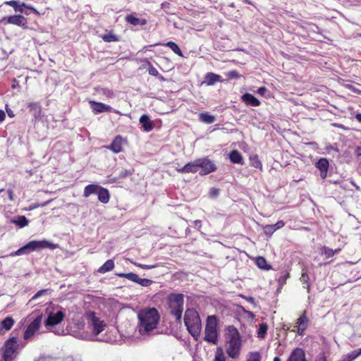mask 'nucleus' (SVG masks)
<instances>
[{
  "label": "nucleus",
  "instance_id": "obj_1",
  "mask_svg": "<svg viewBox=\"0 0 361 361\" xmlns=\"http://www.w3.org/2000/svg\"><path fill=\"white\" fill-rule=\"evenodd\" d=\"M137 318L138 331L140 334L145 335L157 327L160 315L155 307H147L138 312Z\"/></svg>",
  "mask_w": 361,
  "mask_h": 361
},
{
  "label": "nucleus",
  "instance_id": "obj_2",
  "mask_svg": "<svg viewBox=\"0 0 361 361\" xmlns=\"http://www.w3.org/2000/svg\"><path fill=\"white\" fill-rule=\"evenodd\" d=\"M184 322L194 340L198 341L202 330V322L198 312L195 309H188L184 314Z\"/></svg>",
  "mask_w": 361,
  "mask_h": 361
},
{
  "label": "nucleus",
  "instance_id": "obj_3",
  "mask_svg": "<svg viewBox=\"0 0 361 361\" xmlns=\"http://www.w3.org/2000/svg\"><path fill=\"white\" fill-rule=\"evenodd\" d=\"M167 302L170 314L175 317L176 322H180L183 311V294L174 293L169 294L167 297Z\"/></svg>",
  "mask_w": 361,
  "mask_h": 361
},
{
  "label": "nucleus",
  "instance_id": "obj_4",
  "mask_svg": "<svg viewBox=\"0 0 361 361\" xmlns=\"http://www.w3.org/2000/svg\"><path fill=\"white\" fill-rule=\"evenodd\" d=\"M218 319L216 315H209L207 318L204 329V341L216 344L218 342L217 331Z\"/></svg>",
  "mask_w": 361,
  "mask_h": 361
},
{
  "label": "nucleus",
  "instance_id": "obj_5",
  "mask_svg": "<svg viewBox=\"0 0 361 361\" xmlns=\"http://www.w3.org/2000/svg\"><path fill=\"white\" fill-rule=\"evenodd\" d=\"M54 246L46 240H32L27 243L25 245L19 248L16 252L15 255H21L29 254L36 250H41L44 248H54Z\"/></svg>",
  "mask_w": 361,
  "mask_h": 361
},
{
  "label": "nucleus",
  "instance_id": "obj_6",
  "mask_svg": "<svg viewBox=\"0 0 361 361\" xmlns=\"http://www.w3.org/2000/svg\"><path fill=\"white\" fill-rule=\"evenodd\" d=\"M18 345L17 338H9L4 343L3 358L4 361H12L17 353Z\"/></svg>",
  "mask_w": 361,
  "mask_h": 361
},
{
  "label": "nucleus",
  "instance_id": "obj_7",
  "mask_svg": "<svg viewBox=\"0 0 361 361\" xmlns=\"http://www.w3.org/2000/svg\"><path fill=\"white\" fill-rule=\"evenodd\" d=\"M86 317L88 319V323L92 326V331L95 335H99L104 330V328L106 326L105 322L97 317L94 312H87Z\"/></svg>",
  "mask_w": 361,
  "mask_h": 361
},
{
  "label": "nucleus",
  "instance_id": "obj_8",
  "mask_svg": "<svg viewBox=\"0 0 361 361\" xmlns=\"http://www.w3.org/2000/svg\"><path fill=\"white\" fill-rule=\"evenodd\" d=\"M4 4L12 6L16 12L24 13L26 15H29L30 13L27 11L29 10L36 16H40L39 12L32 7V6L27 5L23 2L20 4L18 1L11 0L4 2Z\"/></svg>",
  "mask_w": 361,
  "mask_h": 361
},
{
  "label": "nucleus",
  "instance_id": "obj_9",
  "mask_svg": "<svg viewBox=\"0 0 361 361\" xmlns=\"http://www.w3.org/2000/svg\"><path fill=\"white\" fill-rule=\"evenodd\" d=\"M116 276H118L121 278L127 279H128L131 281H133L136 283H138L139 285L144 286V287L149 286L154 283V281L152 280L148 279H141L139 277V276L137 274L133 273V272H130V273H127V274L118 273V274H116Z\"/></svg>",
  "mask_w": 361,
  "mask_h": 361
},
{
  "label": "nucleus",
  "instance_id": "obj_10",
  "mask_svg": "<svg viewBox=\"0 0 361 361\" xmlns=\"http://www.w3.org/2000/svg\"><path fill=\"white\" fill-rule=\"evenodd\" d=\"M198 162L199 167L201 169L200 174L202 176L214 172L217 169L214 162L208 157L200 158Z\"/></svg>",
  "mask_w": 361,
  "mask_h": 361
},
{
  "label": "nucleus",
  "instance_id": "obj_11",
  "mask_svg": "<svg viewBox=\"0 0 361 361\" xmlns=\"http://www.w3.org/2000/svg\"><path fill=\"white\" fill-rule=\"evenodd\" d=\"M1 22L4 25L11 24L23 28H27V18L22 15H14L4 17L1 19Z\"/></svg>",
  "mask_w": 361,
  "mask_h": 361
},
{
  "label": "nucleus",
  "instance_id": "obj_12",
  "mask_svg": "<svg viewBox=\"0 0 361 361\" xmlns=\"http://www.w3.org/2000/svg\"><path fill=\"white\" fill-rule=\"evenodd\" d=\"M42 320V314H39L27 326L23 335L25 340H28L35 335L41 326Z\"/></svg>",
  "mask_w": 361,
  "mask_h": 361
},
{
  "label": "nucleus",
  "instance_id": "obj_13",
  "mask_svg": "<svg viewBox=\"0 0 361 361\" xmlns=\"http://www.w3.org/2000/svg\"><path fill=\"white\" fill-rule=\"evenodd\" d=\"M227 343L226 353L228 356L233 359L238 358L242 348V340L227 341Z\"/></svg>",
  "mask_w": 361,
  "mask_h": 361
},
{
  "label": "nucleus",
  "instance_id": "obj_14",
  "mask_svg": "<svg viewBox=\"0 0 361 361\" xmlns=\"http://www.w3.org/2000/svg\"><path fill=\"white\" fill-rule=\"evenodd\" d=\"M65 314L62 311H59L56 313H50L45 321L47 326H54L60 324L64 319Z\"/></svg>",
  "mask_w": 361,
  "mask_h": 361
},
{
  "label": "nucleus",
  "instance_id": "obj_15",
  "mask_svg": "<svg viewBox=\"0 0 361 361\" xmlns=\"http://www.w3.org/2000/svg\"><path fill=\"white\" fill-rule=\"evenodd\" d=\"M308 325L309 319L307 316L306 312L304 311L296 322L295 326L298 328V334L300 336H302L304 334L305 331L307 329Z\"/></svg>",
  "mask_w": 361,
  "mask_h": 361
},
{
  "label": "nucleus",
  "instance_id": "obj_16",
  "mask_svg": "<svg viewBox=\"0 0 361 361\" xmlns=\"http://www.w3.org/2000/svg\"><path fill=\"white\" fill-rule=\"evenodd\" d=\"M125 21L133 26H144L147 23L145 18H137L135 13L128 14L125 17Z\"/></svg>",
  "mask_w": 361,
  "mask_h": 361
},
{
  "label": "nucleus",
  "instance_id": "obj_17",
  "mask_svg": "<svg viewBox=\"0 0 361 361\" xmlns=\"http://www.w3.org/2000/svg\"><path fill=\"white\" fill-rule=\"evenodd\" d=\"M198 159L186 164L184 166L177 169V171L180 173H197L199 169Z\"/></svg>",
  "mask_w": 361,
  "mask_h": 361
},
{
  "label": "nucleus",
  "instance_id": "obj_18",
  "mask_svg": "<svg viewBox=\"0 0 361 361\" xmlns=\"http://www.w3.org/2000/svg\"><path fill=\"white\" fill-rule=\"evenodd\" d=\"M90 104H91L92 111L95 114L103 113L105 111L111 112L112 110V108L110 106H108L102 102L90 101Z\"/></svg>",
  "mask_w": 361,
  "mask_h": 361
},
{
  "label": "nucleus",
  "instance_id": "obj_19",
  "mask_svg": "<svg viewBox=\"0 0 361 361\" xmlns=\"http://www.w3.org/2000/svg\"><path fill=\"white\" fill-rule=\"evenodd\" d=\"M227 341L242 340V337L238 329L233 325H229L226 328Z\"/></svg>",
  "mask_w": 361,
  "mask_h": 361
},
{
  "label": "nucleus",
  "instance_id": "obj_20",
  "mask_svg": "<svg viewBox=\"0 0 361 361\" xmlns=\"http://www.w3.org/2000/svg\"><path fill=\"white\" fill-rule=\"evenodd\" d=\"M286 361H307L305 351L300 348H295Z\"/></svg>",
  "mask_w": 361,
  "mask_h": 361
},
{
  "label": "nucleus",
  "instance_id": "obj_21",
  "mask_svg": "<svg viewBox=\"0 0 361 361\" xmlns=\"http://www.w3.org/2000/svg\"><path fill=\"white\" fill-rule=\"evenodd\" d=\"M329 165V161L326 158L319 159L316 164V167L320 171V176L322 179L326 178Z\"/></svg>",
  "mask_w": 361,
  "mask_h": 361
},
{
  "label": "nucleus",
  "instance_id": "obj_22",
  "mask_svg": "<svg viewBox=\"0 0 361 361\" xmlns=\"http://www.w3.org/2000/svg\"><path fill=\"white\" fill-rule=\"evenodd\" d=\"M15 323L14 319L11 317H6L0 323V335H3L6 331H9Z\"/></svg>",
  "mask_w": 361,
  "mask_h": 361
},
{
  "label": "nucleus",
  "instance_id": "obj_23",
  "mask_svg": "<svg viewBox=\"0 0 361 361\" xmlns=\"http://www.w3.org/2000/svg\"><path fill=\"white\" fill-rule=\"evenodd\" d=\"M140 123L144 131L150 132L153 130L154 124L152 121L150 120L149 117L147 114H143L140 118Z\"/></svg>",
  "mask_w": 361,
  "mask_h": 361
},
{
  "label": "nucleus",
  "instance_id": "obj_24",
  "mask_svg": "<svg viewBox=\"0 0 361 361\" xmlns=\"http://www.w3.org/2000/svg\"><path fill=\"white\" fill-rule=\"evenodd\" d=\"M122 145H123V138L121 135H117L113 140L110 146H109L107 148L109 149L113 152L117 154L122 151V149H123Z\"/></svg>",
  "mask_w": 361,
  "mask_h": 361
},
{
  "label": "nucleus",
  "instance_id": "obj_25",
  "mask_svg": "<svg viewBox=\"0 0 361 361\" xmlns=\"http://www.w3.org/2000/svg\"><path fill=\"white\" fill-rule=\"evenodd\" d=\"M224 80L221 79L220 75L209 72L204 75V82L208 86L214 85L217 82H222Z\"/></svg>",
  "mask_w": 361,
  "mask_h": 361
},
{
  "label": "nucleus",
  "instance_id": "obj_26",
  "mask_svg": "<svg viewBox=\"0 0 361 361\" xmlns=\"http://www.w3.org/2000/svg\"><path fill=\"white\" fill-rule=\"evenodd\" d=\"M242 99L247 105L251 106H259L261 104L257 98L250 93L244 94L242 96Z\"/></svg>",
  "mask_w": 361,
  "mask_h": 361
},
{
  "label": "nucleus",
  "instance_id": "obj_27",
  "mask_svg": "<svg viewBox=\"0 0 361 361\" xmlns=\"http://www.w3.org/2000/svg\"><path fill=\"white\" fill-rule=\"evenodd\" d=\"M98 195V200L103 204L109 202L110 199V194L107 189L100 187L97 193Z\"/></svg>",
  "mask_w": 361,
  "mask_h": 361
},
{
  "label": "nucleus",
  "instance_id": "obj_28",
  "mask_svg": "<svg viewBox=\"0 0 361 361\" xmlns=\"http://www.w3.org/2000/svg\"><path fill=\"white\" fill-rule=\"evenodd\" d=\"M115 267V264L113 259H108L104 262V264L101 266L97 271L100 274H105L106 272L111 271L114 269Z\"/></svg>",
  "mask_w": 361,
  "mask_h": 361
},
{
  "label": "nucleus",
  "instance_id": "obj_29",
  "mask_svg": "<svg viewBox=\"0 0 361 361\" xmlns=\"http://www.w3.org/2000/svg\"><path fill=\"white\" fill-rule=\"evenodd\" d=\"M341 251L340 248L333 250L328 247L323 246L320 248L319 253L321 255H324L326 259L334 257V255L336 253H338Z\"/></svg>",
  "mask_w": 361,
  "mask_h": 361
},
{
  "label": "nucleus",
  "instance_id": "obj_30",
  "mask_svg": "<svg viewBox=\"0 0 361 361\" xmlns=\"http://www.w3.org/2000/svg\"><path fill=\"white\" fill-rule=\"evenodd\" d=\"M256 265L261 269L268 271L271 269V266L269 264L264 257L259 256L255 259Z\"/></svg>",
  "mask_w": 361,
  "mask_h": 361
},
{
  "label": "nucleus",
  "instance_id": "obj_31",
  "mask_svg": "<svg viewBox=\"0 0 361 361\" xmlns=\"http://www.w3.org/2000/svg\"><path fill=\"white\" fill-rule=\"evenodd\" d=\"M361 355V348L353 350L350 353L343 356L341 361H353Z\"/></svg>",
  "mask_w": 361,
  "mask_h": 361
},
{
  "label": "nucleus",
  "instance_id": "obj_32",
  "mask_svg": "<svg viewBox=\"0 0 361 361\" xmlns=\"http://www.w3.org/2000/svg\"><path fill=\"white\" fill-rule=\"evenodd\" d=\"M229 158L233 164H243V157L241 154L236 149L231 152Z\"/></svg>",
  "mask_w": 361,
  "mask_h": 361
},
{
  "label": "nucleus",
  "instance_id": "obj_33",
  "mask_svg": "<svg viewBox=\"0 0 361 361\" xmlns=\"http://www.w3.org/2000/svg\"><path fill=\"white\" fill-rule=\"evenodd\" d=\"M100 186L96 184H90L85 186L84 189L83 196L85 197H89L92 194L97 193Z\"/></svg>",
  "mask_w": 361,
  "mask_h": 361
},
{
  "label": "nucleus",
  "instance_id": "obj_34",
  "mask_svg": "<svg viewBox=\"0 0 361 361\" xmlns=\"http://www.w3.org/2000/svg\"><path fill=\"white\" fill-rule=\"evenodd\" d=\"M300 281L305 285L304 286L305 288L307 289V291H310V277L307 273V270L306 268L302 269V274L300 276Z\"/></svg>",
  "mask_w": 361,
  "mask_h": 361
},
{
  "label": "nucleus",
  "instance_id": "obj_35",
  "mask_svg": "<svg viewBox=\"0 0 361 361\" xmlns=\"http://www.w3.org/2000/svg\"><path fill=\"white\" fill-rule=\"evenodd\" d=\"M199 118L202 122L207 124L213 123L216 120L215 116L209 114L208 112L200 114Z\"/></svg>",
  "mask_w": 361,
  "mask_h": 361
},
{
  "label": "nucleus",
  "instance_id": "obj_36",
  "mask_svg": "<svg viewBox=\"0 0 361 361\" xmlns=\"http://www.w3.org/2000/svg\"><path fill=\"white\" fill-rule=\"evenodd\" d=\"M28 108L30 112H33L35 118L41 114V106L37 102H30L28 104Z\"/></svg>",
  "mask_w": 361,
  "mask_h": 361
},
{
  "label": "nucleus",
  "instance_id": "obj_37",
  "mask_svg": "<svg viewBox=\"0 0 361 361\" xmlns=\"http://www.w3.org/2000/svg\"><path fill=\"white\" fill-rule=\"evenodd\" d=\"M250 166L255 167L256 169H262V164L259 159V156L257 154H253L250 157Z\"/></svg>",
  "mask_w": 361,
  "mask_h": 361
},
{
  "label": "nucleus",
  "instance_id": "obj_38",
  "mask_svg": "<svg viewBox=\"0 0 361 361\" xmlns=\"http://www.w3.org/2000/svg\"><path fill=\"white\" fill-rule=\"evenodd\" d=\"M164 46L170 48L175 54L179 56H183L182 51L176 42L170 41L164 44Z\"/></svg>",
  "mask_w": 361,
  "mask_h": 361
},
{
  "label": "nucleus",
  "instance_id": "obj_39",
  "mask_svg": "<svg viewBox=\"0 0 361 361\" xmlns=\"http://www.w3.org/2000/svg\"><path fill=\"white\" fill-rule=\"evenodd\" d=\"M101 38L105 42H118L119 37L112 33V32H110L107 34L102 35L101 36Z\"/></svg>",
  "mask_w": 361,
  "mask_h": 361
},
{
  "label": "nucleus",
  "instance_id": "obj_40",
  "mask_svg": "<svg viewBox=\"0 0 361 361\" xmlns=\"http://www.w3.org/2000/svg\"><path fill=\"white\" fill-rule=\"evenodd\" d=\"M268 330V326L267 323H261L259 325V329L257 331V337L259 338H264L265 337V335L267 334Z\"/></svg>",
  "mask_w": 361,
  "mask_h": 361
},
{
  "label": "nucleus",
  "instance_id": "obj_41",
  "mask_svg": "<svg viewBox=\"0 0 361 361\" xmlns=\"http://www.w3.org/2000/svg\"><path fill=\"white\" fill-rule=\"evenodd\" d=\"M13 222L18 225L20 228L25 227L29 224L28 219L25 216H18L17 219Z\"/></svg>",
  "mask_w": 361,
  "mask_h": 361
},
{
  "label": "nucleus",
  "instance_id": "obj_42",
  "mask_svg": "<svg viewBox=\"0 0 361 361\" xmlns=\"http://www.w3.org/2000/svg\"><path fill=\"white\" fill-rule=\"evenodd\" d=\"M214 361H226V357L221 347L216 348Z\"/></svg>",
  "mask_w": 361,
  "mask_h": 361
},
{
  "label": "nucleus",
  "instance_id": "obj_43",
  "mask_svg": "<svg viewBox=\"0 0 361 361\" xmlns=\"http://www.w3.org/2000/svg\"><path fill=\"white\" fill-rule=\"evenodd\" d=\"M146 63L148 66L147 71L149 74L155 77L159 76V71H157V69L155 67H154L148 60H146Z\"/></svg>",
  "mask_w": 361,
  "mask_h": 361
},
{
  "label": "nucleus",
  "instance_id": "obj_44",
  "mask_svg": "<svg viewBox=\"0 0 361 361\" xmlns=\"http://www.w3.org/2000/svg\"><path fill=\"white\" fill-rule=\"evenodd\" d=\"M263 231L266 235L271 236L276 231V228L273 224H269L263 227Z\"/></svg>",
  "mask_w": 361,
  "mask_h": 361
},
{
  "label": "nucleus",
  "instance_id": "obj_45",
  "mask_svg": "<svg viewBox=\"0 0 361 361\" xmlns=\"http://www.w3.org/2000/svg\"><path fill=\"white\" fill-rule=\"evenodd\" d=\"M290 278V273L288 271H286L283 275H281L279 279L278 283L281 286H283L286 284L287 279Z\"/></svg>",
  "mask_w": 361,
  "mask_h": 361
},
{
  "label": "nucleus",
  "instance_id": "obj_46",
  "mask_svg": "<svg viewBox=\"0 0 361 361\" xmlns=\"http://www.w3.org/2000/svg\"><path fill=\"white\" fill-rule=\"evenodd\" d=\"M247 361H261V356L259 352H252L250 353Z\"/></svg>",
  "mask_w": 361,
  "mask_h": 361
},
{
  "label": "nucleus",
  "instance_id": "obj_47",
  "mask_svg": "<svg viewBox=\"0 0 361 361\" xmlns=\"http://www.w3.org/2000/svg\"><path fill=\"white\" fill-rule=\"evenodd\" d=\"M133 173H134L133 169H132V170L123 169L121 171V172L119 173V178H126L128 176L132 175Z\"/></svg>",
  "mask_w": 361,
  "mask_h": 361
},
{
  "label": "nucleus",
  "instance_id": "obj_48",
  "mask_svg": "<svg viewBox=\"0 0 361 361\" xmlns=\"http://www.w3.org/2000/svg\"><path fill=\"white\" fill-rule=\"evenodd\" d=\"M228 79H238L240 78V75L238 72L235 70L231 71L226 73Z\"/></svg>",
  "mask_w": 361,
  "mask_h": 361
},
{
  "label": "nucleus",
  "instance_id": "obj_49",
  "mask_svg": "<svg viewBox=\"0 0 361 361\" xmlns=\"http://www.w3.org/2000/svg\"><path fill=\"white\" fill-rule=\"evenodd\" d=\"M134 264L136 267H138L143 269H153V268L156 267V266H154V265H147V264H140V263H134Z\"/></svg>",
  "mask_w": 361,
  "mask_h": 361
},
{
  "label": "nucleus",
  "instance_id": "obj_50",
  "mask_svg": "<svg viewBox=\"0 0 361 361\" xmlns=\"http://www.w3.org/2000/svg\"><path fill=\"white\" fill-rule=\"evenodd\" d=\"M274 227L276 228V231L283 228L285 226V222L282 220L278 221L275 224H273Z\"/></svg>",
  "mask_w": 361,
  "mask_h": 361
},
{
  "label": "nucleus",
  "instance_id": "obj_51",
  "mask_svg": "<svg viewBox=\"0 0 361 361\" xmlns=\"http://www.w3.org/2000/svg\"><path fill=\"white\" fill-rule=\"evenodd\" d=\"M47 292V290L45 289H43V290H39L32 298V300H35L38 298H39L41 295H42L43 294H44L45 293Z\"/></svg>",
  "mask_w": 361,
  "mask_h": 361
},
{
  "label": "nucleus",
  "instance_id": "obj_52",
  "mask_svg": "<svg viewBox=\"0 0 361 361\" xmlns=\"http://www.w3.org/2000/svg\"><path fill=\"white\" fill-rule=\"evenodd\" d=\"M47 292V290L45 289H43V290H39L32 298V300H35L38 298H39L41 295H42L43 294H44L45 293Z\"/></svg>",
  "mask_w": 361,
  "mask_h": 361
},
{
  "label": "nucleus",
  "instance_id": "obj_53",
  "mask_svg": "<svg viewBox=\"0 0 361 361\" xmlns=\"http://www.w3.org/2000/svg\"><path fill=\"white\" fill-rule=\"evenodd\" d=\"M267 92V88L265 87H261L257 90V93L262 96H264Z\"/></svg>",
  "mask_w": 361,
  "mask_h": 361
},
{
  "label": "nucleus",
  "instance_id": "obj_54",
  "mask_svg": "<svg viewBox=\"0 0 361 361\" xmlns=\"http://www.w3.org/2000/svg\"><path fill=\"white\" fill-rule=\"evenodd\" d=\"M7 194H8L9 200L13 201L14 200L13 199V190L11 189H8L7 190Z\"/></svg>",
  "mask_w": 361,
  "mask_h": 361
},
{
  "label": "nucleus",
  "instance_id": "obj_55",
  "mask_svg": "<svg viewBox=\"0 0 361 361\" xmlns=\"http://www.w3.org/2000/svg\"><path fill=\"white\" fill-rule=\"evenodd\" d=\"M6 118V114L3 110H0V122H2Z\"/></svg>",
  "mask_w": 361,
  "mask_h": 361
},
{
  "label": "nucleus",
  "instance_id": "obj_56",
  "mask_svg": "<svg viewBox=\"0 0 361 361\" xmlns=\"http://www.w3.org/2000/svg\"><path fill=\"white\" fill-rule=\"evenodd\" d=\"M245 312L247 314V316L250 318H254L255 317V314L252 312L251 311H245Z\"/></svg>",
  "mask_w": 361,
  "mask_h": 361
},
{
  "label": "nucleus",
  "instance_id": "obj_57",
  "mask_svg": "<svg viewBox=\"0 0 361 361\" xmlns=\"http://www.w3.org/2000/svg\"><path fill=\"white\" fill-rule=\"evenodd\" d=\"M355 118L357 121H359L360 123H361V114H357L355 115Z\"/></svg>",
  "mask_w": 361,
  "mask_h": 361
},
{
  "label": "nucleus",
  "instance_id": "obj_58",
  "mask_svg": "<svg viewBox=\"0 0 361 361\" xmlns=\"http://www.w3.org/2000/svg\"><path fill=\"white\" fill-rule=\"evenodd\" d=\"M316 361H327V359L325 356H322L320 357Z\"/></svg>",
  "mask_w": 361,
  "mask_h": 361
},
{
  "label": "nucleus",
  "instance_id": "obj_59",
  "mask_svg": "<svg viewBox=\"0 0 361 361\" xmlns=\"http://www.w3.org/2000/svg\"><path fill=\"white\" fill-rule=\"evenodd\" d=\"M39 206V205L38 204H34V205L30 206V210H32V209H36V208H37Z\"/></svg>",
  "mask_w": 361,
  "mask_h": 361
},
{
  "label": "nucleus",
  "instance_id": "obj_60",
  "mask_svg": "<svg viewBox=\"0 0 361 361\" xmlns=\"http://www.w3.org/2000/svg\"><path fill=\"white\" fill-rule=\"evenodd\" d=\"M157 77L159 78L160 81H165V78L163 75L159 74V76Z\"/></svg>",
  "mask_w": 361,
  "mask_h": 361
},
{
  "label": "nucleus",
  "instance_id": "obj_61",
  "mask_svg": "<svg viewBox=\"0 0 361 361\" xmlns=\"http://www.w3.org/2000/svg\"><path fill=\"white\" fill-rule=\"evenodd\" d=\"M13 82H14V83L12 85L11 87H12L13 89H15V88L16 87V86L18 85V84H17V85H16V84H15L16 82H17V80H16V78L13 80Z\"/></svg>",
  "mask_w": 361,
  "mask_h": 361
},
{
  "label": "nucleus",
  "instance_id": "obj_62",
  "mask_svg": "<svg viewBox=\"0 0 361 361\" xmlns=\"http://www.w3.org/2000/svg\"><path fill=\"white\" fill-rule=\"evenodd\" d=\"M273 361H281V358L279 357H275Z\"/></svg>",
  "mask_w": 361,
  "mask_h": 361
},
{
  "label": "nucleus",
  "instance_id": "obj_63",
  "mask_svg": "<svg viewBox=\"0 0 361 361\" xmlns=\"http://www.w3.org/2000/svg\"><path fill=\"white\" fill-rule=\"evenodd\" d=\"M7 112H8V116H9L10 117L13 116L11 115V113H9L8 111H7Z\"/></svg>",
  "mask_w": 361,
  "mask_h": 361
},
{
  "label": "nucleus",
  "instance_id": "obj_64",
  "mask_svg": "<svg viewBox=\"0 0 361 361\" xmlns=\"http://www.w3.org/2000/svg\"><path fill=\"white\" fill-rule=\"evenodd\" d=\"M359 94H361V91L358 92Z\"/></svg>",
  "mask_w": 361,
  "mask_h": 361
}]
</instances>
